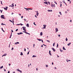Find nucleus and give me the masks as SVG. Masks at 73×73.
<instances>
[{"label": "nucleus", "mask_w": 73, "mask_h": 73, "mask_svg": "<svg viewBox=\"0 0 73 73\" xmlns=\"http://www.w3.org/2000/svg\"><path fill=\"white\" fill-rule=\"evenodd\" d=\"M23 32H24V33H26V34H27L28 35H30V33H28V32H27L26 31H23Z\"/></svg>", "instance_id": "nucleus-3"}, {"label": "nucleus", "mask_w": 73, "mask_h": 73, "mask_svg": "<svg viewBox=\"0 0 73 73\" xmlns=\"http://www.w3.org/2000/svg\"><path fill=\"white\" fill-rule=\"evenodd\" d=\"M17 34L18 35H22L23 34V33L22 32H21L19 33H18Z\"/></svg>", "instance_id": "nucleus-4"}, {"label": "nucleus", "mask_w": 73, "mask_h": 73, "mask_svg": "<svg viewBox=\"0 0 73 73\" xmlns=\"http://www.w3.org/2000/svg\"><path fill=\"white\" fill-rule=\"evenodd\" d=\"M35 17H36V18H37V16H36V15H35Z\"/></svg>", "instance_id": "nucleus-52"}, {"label": "nucleus", "mask_w": 73, "mask_h": 73, "mask_svg": "<svg viewBox=\"0 0 73 73\" xmlns=\"http://www.w3.org/2000/svg\"><path fill=\"white\" fill-rule=\"evenodd\" d=\"M52 49L53 51L54 52H55V51H56V50H55V49H54V48H52Z\"/></svg>", "instance_id": "nucleus-8"}, {"label": "nucleus", "mask_w": 73, "mask_h": 73, "mask_svg": "<svg viewBox=\"0 0 73 73\" xmlns=\"http://www.w3.org/2000/svg\"><path fill=\"white\" fill-rule=\"evenodd\" d=\"M54 3H55V4H57V2H56L55 1L54 2Z\"/></svg>", "instance_id": "nucleus-40"}, {"label": "nucleus", "mask_w": 73, "mask_h": 73, "mask_svg": "<svg viewBox=\"0 0 73 73\" xmlns=\"http://www.w3.org/2000/svg\"><path fill=\"white\" fill-rule=\"evenodd\" d=\"M20 44V43H19V42H15V44Z\"/></svg>", "instance_id": "nucleus-20"}, {"label": "nucleus", "mask_w": 73, "mask_h": 73, "mask_svg": "<svg viewBox=\"0 0 73 73\" xmlns=\"http://www.w3.org/2000/svg\"><path fill=\"white\" fill-rule=\"evenodd\" d=\"M46 68H47V67H48V65H46Z\"/></svg>", "instance_id": "nucleus-46"}, {"label": "nucleus", "mask_w": 73, "mask_h": 73, "mask_svg": "<svg viewBox=\"0 0 73 73\" xmlns=\"http://www.w3.org/2000/svg\"><path fill=\"white\" fill-rule=\"evenodd\" d=\"M59 13H60V15H62V14L61 13V12H59Z\"/></svg>", "instance_id": "nucleus-30"}, {"label": "nucleus", "mask_w": 73, "mask_h": 73, "mask_svg": "<svg viewBox=\"0 0 73 73\" xmlns=\"http://www.w3.org/2000/svg\"><path fill=\"white\" fill-rule=\"evenodd\" d=\"M24 9H26V11H29V9H28L29 8H24Z\"/></svg>", "instance_id": "nucleus-18"}, {"label": "nucleus", "mask_w": 73, "mask_h": 73, "mask_svg": "<svg viewBox=\"0 0 73 73\" xmlns=\"http://www.w3.org/2000/svg\"><path fill=\"white\" fill-rule=\"evenodd\" d=\"M54 45H55V42H54L53 44V46H54Z\"/></svg>", "instance_id": "nucleus-34"}, {"label": "nucleus", "mask_w": 73, "mask_h": 73, "mask_svg": "<svg viewBox=\"0 0 73 73\" xmlns=\"http://www.w3.org/2000/svg\"><path fill=\"white\" fill-rule=\"evenodd\" d=\"M21 19H23V16H22L21 17Z\"/></svg>", "instance_id": "nucleus-55"}, {"label": "nucleus", "mask_w": 73, "mask_h": 73, "mask_svg": "<svg viewBox=\"0 0 73 73\" xmlns=\"http://www.w3.org/2000/svg\"><path fill=\"white\" fill-rule=\"evenodd\" d=\"M20 24L21 26H22V25H24L23 24H22V23H20Z\"/></svg>", "instance_id": "nucleus-37"}, {"label": "nucleus", "mask_w": 73, "mask_h": 73, "mask_svg": "<svg viewBox=\"0 0 73 73\" xmlns=\"http://www.w3.org/2000/svg\"><path fill=\"white\" fill-rule=\"evenodd\" d=\"M48 4L50 5V2L48 1Z\"/></svg>", "instance_id": "nucleus-41"}, {"label": "nucleus", "mask_w": 73, "mask_h": 73, "mask_svg": "<svg viewBox=\"0 0 73 73\" xmlns=\"http://www.w3.org/2000/svg\"><path fill=\"white\" fill-rule=\"evenodd\" d=\"M69 2H70V3H71V1H69Z\"/></svg>", "instance_id": "nucleus-57"}, {"label": "nucleus", "mask_w": 73, "mask_h": 73, "mask_svg": "<svg viewBox=\"0 0 73 73\" xmlns=\"http://www.w3.org/2000/svg\"><path fill=\"white\" fill-rule=\"evenodd\" d=\"M50 52H51V51H50V50H49V54H50V56H52V54H51Z\"/></svg>", "instance_id": "nucleus-12"}, {"label": "nucleus", "mask_w": 73, "mask_h": 73, "mask_svg": "<svg viewBox=\"0 0 73 73\" xmlns=\"http://www.w3.org/2000/svg\"><path fill=\"white\" fill-rule=\"evenodd\" d=\"M22 28H23V31H26V27H22Z\"/></svg>", "instance_id": "nucleus-2"}, {"label": "nucleus", "mask_w": 73, "mask_h": 73, "mask_svg": "<svg viewBox=\"0 0 73 73\" xmlns=\"http://www.w3.org/2000/svg\"><path fill=\"white\" fill-rule=\"evenodd\" d=\"M47 11H48V12H52V10H47Z\"/></svg>", "instance_id": "nucleus-14"}, {"label": "nucleus", "mask_w": 73, "mask_h": 73, "mask_svg": "<svg viewBox=\"0 0 73 73\" xmlns=\"http://www.w3.org/2000/svg\"><path fill=\"white\" fill-rule=\"evenodd\" d=\"M60 52H63V50H61V48L60 49Z\"/></svg>", "instance_id": "nucleus-27"}, {"label": "nucleus", "mask_w": 73, "mask_h": 73, "mask_svg": "<svg viewBox=\"0 0 73 73\" xmlns=\"http://www.w3.org/2000/svg\"><path fill=\"white\" fill-rule=\"evenodd\" d=\"M37 40H38V41H41V40H42V39H38L37 38Z\"/></svg>", "instance_id": "nucleus-16"}, {"label": "nucleus", "mask_w": 73, "mask_h": 73, "mask_svg": "<svg viewBox=\"0 0 73 73\" xmlns=\"http://www.w3.org/2000/svg\"><path fill=\"white\" fill-rule=\"evenodd\" d=\"M20 55L21 56H22V55H23V54L22 52H21Z\"/></svg>", "instance_id": "nucleus-25"}, {"label": "nucleus", "mask_w": 73, "mask_h": 73, "mask_svg": "<svg viewBox=\"0 0 73 73\" xmlns=\"http://www.w3.org/2000/svg\"><path fill=\"white\" fill-rule=\"evenodd\" d=\"M14 48L13 47H12V49H11V50H13Z\"/></svg>", "instance_id": "nucleus-43"}, {"label": "nucleus", "mask_w": 73, "mask_h": 73, "mask_svg": "<svg viewBox=\"0 0 73 73\" xmlns=\"http://www.w3.org/2000/svg\"><path fill=\"white\" fill-rule=\"evenodd\" d=\"M70 44H71V43L70 42L67 44V45H68V46H69Z\"/></svg>", "instance_id": "nucleus-23"}, {"label": "nucleus", "mask_w": 73, "mask_h": 73, "mask_svg": "<svg viewBox=\"0 0 73 73\" xmlns=\"http://www.w3.org/2000/svg\"><path fill=\"white\" fill-rule=\"evenodd\" d=\"M40 36L42 35V32H41L40 34Z\"/></svg>", "instance_id": "nucleus-22"}, {"label": "nucleus", "mask_w": 73, "mask_h": 73, "mask_svg": "<svg viewBox=\"0 0 73 73\" xmlns=\"http://www.w3.org/2000/svg\"><path fill=\"white\" fill-rule=\"evenodd\" d=\"M29 10H32L33 9H31V8H29L28 9Z\"/></svg>", "instance_id": "nucleus-33"}, {"label": "nucleus", "mask_w": 73, "mask_h": 73, "mask_svg": "<svg viewBox=\"0 0 73 73\" xmlns=\"http://www.w3.org/2000/svg\"><path fill=\"white\" fill-rule=\"evenodd\" d=\"M54 64H53V62H52V65H53Z\"/></svg>", "instance_id": "nucleus-64"}, {"label": "nucleus", "mask_w": 73, "mask_h": 73, "mask_svg": "<svg viewBox=\"0 0 73 73\" xmlns=\"http://www.w3.org/2000/svg\"><path fill=\"white\" fill-rule=\"evenodd\" d=\"M35 44H33V47L34 48L35 47Z\"/></svg>", "instance_id": "nucleus-51"}, {"label": "nucleus", "mask_w": 73, "mask_h": 73, "mask_svg": "<svg viewBox=\"0 0 73 73\" xmlns=\"http://www.w3.org/2000/svg\"><path fill=\"white\" fill-rule=\"evenodd\" d=\"M43 47V45H41V47Z\"/></svg>", "instance_id": "nucleus-62"}, {"label": "nucleus", "mask_w": 73, "mask_h": 73, "mask_svg": "<svg viewBox=\"0 0 73 73\" xmlns=\"http://www.w3.org/2000/svg\"><path fill=\"white\" fill-rule=\"evenodd\" d=\"M46 41H47V42H49V43L50 42V41H49V40H47Z\"/></svg>", "instance_id": "nucleus-42"}, {"label": "nucleus", "mask_w": 73, "mask_h": 73, "mask_svg": "<svg viewBox=\"0 0 73 73\" xmlns=\"http://www.w3.org/2000/svg\"><path fill=\"white\" fill-rule=\"evenodd\" d=\"M17 25H20V24H17Z\"/></svg>", "instance_id": "nucleus-59"}, {"label": "nucleus", "mask_w": 73, "mask_h": 73, "mask_svg": "<svg viewBox=\"0 0 73 73\" xmlns=\"http://www.w3.org/2000/svg\"><path fill=\"white\" fill-rule=\"evenodd\" d=\"M43 26L44 27H43V29H45L46 28V25H44Z\"/></svg>", "instance_id": "nucleus-5"}, {"label": "nucleus", "mask_w": 73, "mask_h": 73, "mask_svg": "<svg viewBox=\"0 0 73 73\" xmlns=\"http://www.w3.org/2000/svg\"><path fill=\"white\" fill-rule=\"evenodd\" d=\"M1 4H2V5H3V3H2V1H1Z\"/></svg>", "instance_id": "nucleus-48"}, {"label": "nucleus", "mask_w": 73, "mask_h": 73, "mask_svg": "<svg viewBox=\"0 0 73 73\" xmlns=\"http://www.w3.org/2000/svg\"><path fill=\"white\" fill-rule=\"evenodd\" d=\"M70 22H72V20H70Z\"/></svg>", "instance_id": "nucleus-63"}, {"label": "nucleus", "mask_w": 73, "mask_h": 73, "mask_svg": "<svg viewBox=\"0 0 73 73\" xmlns=\"http://www.w3.org/2000/svg\"><path fill=\"white\" fill-rule=\"evenodd\" d=\"M9 66H11V64H9Z\"/></svg>", "instance_id": "nucleus-56"}, {"label": "nucleus", "mask_w": 73, "mask_h": 73, "mask_svg": "<svg viewBox=\"0 0 73 73\" xmlns=\"http://www.w3.org/2000/svg\"><path fill=\"white\" fill-rule=\"evenodd\" d=\"M4 71H5V72H6V70L4 69Z\"/></svg>", "instance_id": "nucleus-50"}, {"label": "nucleus", "mask_w": 73, "mask_h": 73, "mask_svg": "<svg viewBox=\"0 0 73 73\" xmlns=\"http://www.w3.org/2000/svg\"><path fill=\"white\" fill-rule=\"evenodd\" d=\"M8 73H10V71H9L8 72Z\"/></svg>", "instance_id": "nucleus-58"}, {"label": "nucleus", "mask_w": 73, "mask_h": 73, "mask_svg": "<svg viewBox=\"0 0 73 73\" xmlns=\"http://www.w3.org/2000/svg\"><path fill=\"white\" fill-rule=\"evenodd\" d=\"M1 25H5V24H3V23H2L1 24Z\"/></svg>", "instance_id": "nucleus-26"}, {"label": "nucleus", "mask_w": 73, "mask_h": 73, "mask_svg": "<svg viewBox=\"0 0 73 73\" xmlns=\"http://www.w3.org/2000/svg\"><path fill=\"white\" fill-rule=\"evenodd\" d=\"M43 45H44V46H46L44 44H43Z\"/></svg>", "instance_id": "nucleus-49"}, {"label": "nucleus", "mask_w": 73, "mask_h": 73, "mask_svg": "<svg viewBox=\"0 0 73 73\" xmlns=\"http://www.w3.org/2000/svg\"><path fill=\"white\" fill-rule=\"evenodd\" d=\"M44 4H47V5H48V2H47V1H45V2H44Z\"/></svg>", "instance_id": "nucleus-11"}, {"label": "nucleus", "mask_w": 73, "mask_h": 73, "mask_svg": "<svg viewBox=\"0 0 73 73\" xmlns=\"http://www.w3.org/2000/svg\"><path fill=\"white\" fill-rule=\"evenodd\" d=\"M26 26L27 27H29V24L28 23H27V25H26Z\"/></svg>", "instance_id": "nucleus-17"}, {"label": "nucleus", "mask_w": 73, "mask_h": 73, "mask_svg": "<svg viewBox=\"0 0 73 73\" xmlns=\"http://www.w3.org/2000/svg\"><path fill=\"white\" fill-rule=\"evenodd\" d=\"M29 52H30V51H29V52H28L27 54H29Z\"/></svg>", "instance_id": "nucleus-38"}, {"label": "nucleus", "mask_w": 73, "mask_h": 73, "mask_svg": "<svg viewBox=\"0 0 73 73\" xmlns=\"http://www.w3.org/2000/svg\"><path fill=\"white\" fill-rule=\"evenodd\" d=\"M32 57H37V56H36L33 55V56Z\"/></svg>", "instance_id": "nucleus-24"}, {"label": "nucleus", "mask_w": 73, "mask_h": 73, "mask_svg": "<svg viewBox=\"0 0 73 73\" xmlns=\"http://www.w3.org/2000/svg\"><path fill=\"white\" fill-rule=\"evenodd\" d=\"M4 15H1V19H5V18H4L5 17H4Z\"/></svg>", "instance_id": "nucleus-1"}, {"label": "nucleus", "mask_w": 73, "mask_h": 73, "mask_svg": "<svg viewBox=\"0 0 73 73\" xmlns=\"http://www.w3.org/2000/svg\"><path fill=\"white\" fill-rule=\"evenodd\" d=\"M17 71H18V72H20V73H22V71L19 69H18Z\"/></svg>", "instance_id": "nucleus-10"}, {"label": "nucleus", "mask_w": 73, "mask_h": 73, "mask_svg": "<svg viewBox=\"0 0 73 73\" xmlns=\"http://www.w3.org/2000/svg\"><path fill=\"white\" fill-rule=\"evenodd\" d=\"M66 41H68V38H66Z\"/></svg>", "instance_id": "nucleus-39"}, {"label": "nucleus", "mask_w": 73, "mask_h": 73, "mask_svg": "<svg viewBox=\"0 0 73 73\" xmlns=\"http://www.w3.org/2000/svg\"><path fill=\"white\" fill-rule=\"evenodd\" d=\"M53 6L54 7H55V6L54 4H53Z\"/></svg>", "instance_id": "nucleus-45"}, {"label": "nucleus", "mask_w": 73, "mask_h": 73, "mask_svg": "<svg viewBox=\"0 0 73 73\" xmlns=\"http://www.w3.org/2000/svg\"><path fill=\"white\" fill-rule=\"evenodd\" d=\"M18 30H19V29H16V30H15V31H16V32H17V31H18Z\"/></svg>", "instance_id": "nucleus-32"}, {"label": "nucleus", "mask_w": 73, "mask_h": 73, "mask_svg": "<svg viewBox=\"0 0 73 73\" xmlns=\"http://www.w3.org/2000/svg\"><path fill=\"white\" fill-rule=\"evenodd\" d=\"M58 43H57V45L56 46V48H58Z\"/></svg>", "instance_id": "nucleus-36"}, {"label": "nucleus", "mask_w": 73, "mask_h": 73, "mask_svg": "<svg viewBox=\"0 0 73 73\" xmlns=\"http://www.w3.org/2000/svg\"><path fill=\"white\" fill-rule=\"evenodd\" d=\"M65 13H68V12L67 11H66L65 12Z\"/></svg>", "instance_id": "nucleus-53"}, {"label": "nucleus", "mask_w": 73, "mask_h": 73, "mask_svg": "<svg viewBox=\"0 0 73 73\" xmlns=\"http://www.w3.org/2000/svg\"><path fill=\"white\" fill-rule=\"evenodd\" d=\"M62 2L63 3H64L65 4H66V3H65V1L64 0L62 1Z\"/></svg>", "instance_id": "nucleus-21"}, {"label": "nucleus", "mask_w": 73, "mask_h": 73, "mask_svg": "<svg viewBox=\"0 0 73 73\" xmlns=\"http://www.w3.org/2000/svg\"><path fill=\"white\" fill-rule=\"evenodd\" d=\"M3 68V66H2L0 68V69H2V68Z\"/></svg>", "instance_id": "nucleus-31"}, {"label": "nucleus", "mask_w": 73, "mask_h": 73, "mask_svg": "<svg viewBox=\"0 0 73 73\" xmlns=\"http://www.w3.org/2000/svg\"><path fill=\"white\" fill-rule=\"evenodd\" d=\"M51 7H54L53 6V5L52 4L51 5Z\"/></svg>", "instance_id": "nucleus-29"}, {"label": "nucleus", "mask_w": 73, "mask_h": 73, "mask_svg": "<svg viewBox=\"0 0 73 73\" xmlns=\"http://www.w3.org/2000/svg\"><path fill=\"white\" fill-rule=\"evenodd\" d=\"M4 56H7V54H3Z\"/></svg>", "instance_id": "nucleus-28"}, {"label": "nucleus", "mask_w": 73, "mask_h": 73, "mask_svg": "<svg viewBox=\"0 0 73 73\" xmlns=\"http://www.w3.org/2000/svg\"><path fill=\"white\" fill-rule=\"evenodd\" d=\"M24 51H25H25H26V49L25 48H24Z\"/></svg>", "instance_id": "nucleus-47"}, {"label": "nucleus", "mask_w": 73, "mask_h": 73, "mask_svg": "<svg viewBox=\"0 0 73 73\" xmlns=\"http://www.w3.org/2000/svg\"><path fill=\"white\" fill-rule=\"evenodd\" d=\"M55 31H56V32H58V29L57 28H56L55 29Z\"/></svg>", "instance_id": "nucleus-7"}, {"label": "nucleus", "mask_w": 73, "mask_h": 73, "mask_svg": "<svg viewBox=\"0 0 73 73\" xmlns=\"http://www.w3.org/2000/svg\"><path fill=\"white\" fill-rule=\"evenodd\" d=\"M9 21H10V22H11V23H14V21H13V22L11 20H9Z\"/></svg>", "instance_id": "nucleus-13"}, {"label": "nucleus", "mask_w": 73, "mask_h": 73, "mask_svg": "<svg viewBox=\"0 0 73 73\" xmlns=\"http://www.w3.org/2000/svg\"><path fill=\"white\" fill-rule=\"evenodd\" d=\"M11 32H13V30H11Z\"/></svg>", "instance_id": "nucleus-60"}, {"label": "nucleus", "mask_w": 73, "mask_h": 73, "mask_svg": "<svg viewBox=\"0 0 73 73\" xmlns=\"http://www.w3.org/2000/svg\"><path fill=\"white\" fill-rule=\"evenodd\" d=\"M34 25H36V24H35V22H34L33 23Z\"/></svg>", "instance_id": "nucleus-44"}, {"label": "nucleus", "mask_w": 73, "mask_h": 73, "mask_svg": "<svg viewBox=\"0 0 73 73\" xmlns=\"http://www.w3.org/2000/svg\"><path fill=\"white\" fill-rule=\"evenodd\" d=\"M63 50H66V49L65 48V47H64V46H63Z\"/></svg>", "instance_id": "nucleus-19"}, {"label": "nucleus", "mask_w": 73, "mask_h": 73, "mask_svg": "<svg viewBox=\"0 0 73 73\" xmlns=\"http://www.w3.org/2000/svg\"><path fill=\"white\" fill-rule=\"evenodd\" d=\"M60 35H58V36H59V37H60Z\"/></svg>", "instance_id": "nucleus-61"}, {"label": "nucleus", "mask_w": 73, "mask_h": 73, "mask_svg": "<svg viewBox=\"0 0 73 73\" xmlns=\"http://www.w3.org/2000/svg\"><path fill=\"white\" fill-rule=\"evenodd\" d=\"M6 8H5L4 7V9H5V11H7V9H8V7H6Z\"/></svg>", "instance_id": "nucleus-6"}, {"label": "nucleus", "mask_w": 73, "mask_h": 73, "mask_svg": "<svg viewBox=\"0 0 73 73\" xmlns=\"http://www.w3.org/2000/svg\"><path fill=\"white\" fill-rule=\"evenodd\" d=\"M14 6V3H12L11 5V7H13Z\"/></svg>", "instance_id": "nucleus-15"}, {"label": "nucleus", "mask_w": 73, "mask_h": 73, "mask_svg": "<svg viewBox=\"0 0 73 73\" xmlns=\"http://www.w3.org/2000/svg\"><path fill=\"white\" fill-rule=\"evenodd\" d=\"M60 7L61 8V7H62V4L60 3Z\"/></svg>", "instance_id": "nucleus-35"}, {"label": "nucleus", "mask_w": 73, "mask_h": 73, "mask_svg": "<svg viewBox=\"0 0 73 73\" xmlns=\"http://www.w3.org/2000/svg\"><path fill=\"white\" fill-rule=\"evenodd\" d=\"M36 15L37 16H38V14H39V13L38 12V11H36Z\"/></svg>", "instance_id": "nucleus-9"}, {"label": "nucleus", "mask_w": 73, "mask_h": 73, "mask_svg": "<svg viewBox=\"0 0 73 73\" xmlns=\"http://www.w3.org/2000/svg\"><path fill=\"white\" fill-rule=\"evenodd\" d=\"M41 41H42V42H43V43L44 42H43V40H42H42H41Z\"/></svg>", "instance_id": "nucleus-54"}]
</instances>
